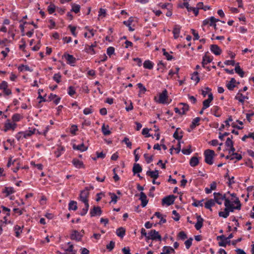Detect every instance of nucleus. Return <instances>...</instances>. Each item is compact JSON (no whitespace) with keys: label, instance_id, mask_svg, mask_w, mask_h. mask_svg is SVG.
<instances>
[{"label":"nucleus","instance_id":"3","mask_svg":"<svg viewBox=\"0 0 254 254\" xmlns=\"http://www.w3.org/2000/svg\"><path fill=\"white\" fill-rule=\"evenodd\" d=\"M150 239L153 241L158 240L161 241L162 238L158 231H156L155 230H151L148 233L146 242H148Z\"/></svg>","mask_w":254,"mask_h":254},{"label":"nucleus","instance_id":"37","mask_svg":"<svg viewBox=\"0 0 254 254\" xmlns=\"http://www.w3.org/2000/svg\"><path fill=\"white\" fill-rule=\"evenodd\" d=\"M181 105H183V107L181 109V110H182V114H185V113L189 110V105L184 103H181L180 104Z\"/></svg>","mask_w":254,"mask_h":254},{"label":"nucleus","instance_id":"30","mask_svg":"<svg viewBox=\"0 0 254 254\" xmlns=\"http://www.w3.org/2000/svg\"><path fill=\"white\" fill-rule=\"evenodd\" d=\"M77 209V202L74 200H71L68 204V209L75 211Z\"/></svg>","mask_w":254,"mask_h":254},{"label":"nucleus","instance_id":"59","mask_svg":"<svg viewBox=\"0 0 254 254\" xmlns=\"http://www.w3.org/2000/svg\"><path fill=\"white\" fill-rule=\"evenodd\" d=\"M21 118V116L18 114H15L12 116V119L13 122L19 121Z\"/></svg>","mask_w":254,"mask_h":254},{"label":"nucleus","instance_id":"44","mask_svg":"<svg viewBox=\"0 0 254 254\" xmlns=\"http://www.w3.org/2000/svg\"><path fill=\"white\" fill-rule=\"evenodd\" d=\"M178 237L180 240H184L187 238V235L184 231H181L179 233Z\"/></svg>","mask_w":254,"mask_h":254},{"label":"nucleus","instance_id":"27","mask_svg":"<svg viewBox=\"0 0 254 254\" xmlns=\"http://www.w3.org/2000/svg\"><path fill=\"white\" fill-rule=\"evenodd\" d=\"M142 170V167L139 164H134L132 168L134 174L140 173Z\"/></svg>","mask_w":254,"mask_h":254},{"label":"nucleus","instance_id":"26","mask_svg":"<svg viewBox=\"0 0 254 254\" xmlns=\"http://www.w3.org/2000/svg\"><path fill=\"white\" fill-rule=\"evenodd\" d=\"M199 163V160L197 157L195 156H193L191 158L190 160V165L191 167H195Z\"/></svg>","mask_w":254,"mask_h":254},{"label":"nucleus","instance_id":"55","mask_svg":"<svg viewBox=\"0 0 254 254\" xmlns=\"http://www.w3.org/2000/svg\"><path fill=\"white\" fill-rule=\"evenodd\" d=\"M217 240H219V239H224L225 241V245H227V244H230V240L227 239V237H226L224 235H222L220 236H218L217 237Z\"/></svg>","mask_w":254,"mask_h":254},{"label":"nucleus","instance_id":"17","mask_svg":"<svg viewBox=\"0 0 254 254\" xmlns=\"http://www.w3.org/2000/svg\"><path fill=\"white\" fill-rule=\"evenodd\" d=\"M235 149L234 147V146H232L230 147V149H229V154H231L232 155H236L237 156L236 159L237 160H241L242 158V155L237 153H235Z\"/></svg>","mask_w":254,"mask_h":254},{"label":"nucleus","instance_id":"25","mask_svg":"<svg viewBox=\"0 0 254 254\" xmlns=\"http://www.w3.org/2000/svg\"><path fill=\"white\" fill-rule=\"evenodd\" d=\"M165 254H174L175 252L173 248L170 246H164L162 249Z\"/></svg>","mask_w":254,"mask_h":254},{"label":"nucleus","instance_id":"18","mask_svg":"<svg viewBox=\"0 0 254 254\" xmlns=\"http://www.w3.org/2000/svg\"><path fill=\"white\" fill-rule=\"evenodd\" d=\"M237 82L234 78H232L230 81L226 84V87L229 90H233L235 87V83Z\"/></svg>","mask_w":254,"mask_h":254},{"label":"nucleus","instance_id":"43","mask_svg":"<svg viewBox=\"0 0 254 254\" xmlns=\"http://www.w3.org/2000/svg\"><path fill=\"white\" fill-rule=\"evenodd\" d=\"M42 92H43V89H39L38 90V94H39V95H38V98L40 99V101H39V103H41L42 102H46V101H48V100H46L44 97L42 96L43 94L41 95V93Z\"/></svg>","mask_w":254,"mask_h":254},{"label":"nucleus","instance_id":"63","mask_svg":"<svg viewBox=\"0 0 254 254\" xmlns=\"http://www.w3.org/2000/svg\"><path fill=\"white\" fill-rule=\"evenodd\" d=\"M101 130L105 135H108L111 133V131L109 129V128H101Z\"/></svg>","mask_w":254,"mask_h":254},{"label":"nucleus","instance_id":"61","mask_svg":"<svg viewBox=\"0 0 254 254\" xmlns=\"http://www.w3.org/2000/svg\"><path fill=\"white\" fill-rule=\"evenodd\" d=\"M229 213H228V212L225 211V210L224 211H220L219 212V216L224 218H226L229 216Z\"/></svg>","mask_w":254,"mask_h":254},{"label":"nucleus","instance_id":"1","mask_svg":"<svg viewBox=\"0 0 254 254\" xmlns=\"http://www.w3.org/2000/svg\"><path fill=\"white\" fill-rule=\"evenodd\" d=\"M205 157V162L209 165H212L213 163V158L215 155V152L210 149H207L204 153Z\"/></svg>","mask_w":254,"mask_h":254},{"label":"nucleus","instance_id":"64","mask_svg":"<svg viewBox=\"0 0 254 254\" xmlns=\"http://www.w3.org/2000/svg\"><path fill=\"white\" fill-rule=\"evenodd\" d=\"M93 112V110L90 107V108H86L83 110V113L84 115H87L91 114Z\"/></svg>","mask_w":254,"mask_h":254},{"label":"nucleus","instance_id":"51","mask_svg":"<svg viewBox=\"0 0 254 254\" xmlns=\"http://www.w3.org/2000/svg\"><path fill=\"white\" fill-rule=\"evenodd\" d=\"M193 239L192 238H190L188 240L185 241V244L186 246V248L187 249H189L192 245V241Z\"/></svg>","mask_w":254,"mask_h":254},{"label":"nucleus","instance_id":"4","mask_svg":"<svg viewBox=\"0 0 254 254\" xmlns=\"http://www.w3.org/2000/svg\"><path fill=\"white\" fill-rule=\"evenodd\" d=\"M224 205L225 206V211L228 212L229 213L230 212H234L235 209L240 210V206H234L230 199H226Z\"/></svg>","mask_w":254,"mask_h":254},{"label":"nucleus","instance_id":"48","mask_svg":"<svg viewBox=\"0 0 254 254\" xmlns=\"http://www.w3.org/2000/svg\"><path fill=\"white\" fill-rule=\"evenodd\" d=\"M253 138L254 140V133L250 132L248 134H245L242 138V140L243 141H246L247 138Z\"/></svg>","mask_w":254,"mask_h":254},{"label":"nucleus","instance_id":"21","mask_svg":"<svg viewBox=\"0 0 254 254\" xmlns=\"http://www.w3.org/2000/svg\"><path fill=\"white\" fill-rule=\"evenodd\" d=\"M215 204V201L214 199H209L205 203L204 206L206 209H209L212 211L211 207L213 206Z\"/></svg>","mask_w":254,"mask_h":254},{"label":"nucleus","instance_id":"8","mask_svg":"<svg viewBox=\"0 0 254 254\" xmlns=\"http://www.w3.org/2000/svg\"><path fill=\"white\" fill-rule=\"evenodd\" d=\"M83 237V235L77 230H72L70 235V239L71 240L80 241Z\"/></svg>","mask_w":254,"mask_h":254},{"label":"nucleus","instance_id":"5","mask_svg":"<svg viewBox=\"0 0 254 254\" xmlns=\"http://www.w3.org/2000/svg\"><path fill=\"white\" fill-rule=\"evenodd\" d=\"M88 190V188H86L84 190H82L80 194V200L84 204H89L88 200L87 199L89 194Z\"/></svg>","mask_w":254,"mask_h":254},{"label":"nucleus","instance_id":"33","mask_svg":"<svg viewBox=\"0 0 254 254\" xmlns=\"http://www.w3.org/2000/svg\"><path fill=\"white\" fill-rule=\"evenodd\" d=\"M18 69L20 71L25 70V71H29L31 72L33 71V69H31L28 65H23V64L20 65L18 67Z\"/></svg>","mask_w":254,"mask_h":254},{"label":"nucleus","instance_id":"53","mask_svg":"<svg viewBox=\"0 0 254 254\" xmlns=\"http://www.w3.org/2000/svg\"><path fill=\"white\" fill-rule=\"evenodd\" d=\"M159 6L163 9H169L170 7H172V5L170 3H161L159 4Z\"/></svg>","mask_w":254,"mask_h":254},{"label":"nucleus","instance_id":"32","mask_svg":"<svg viewBox=\"0 0 254 254\" xmlns=\"http://www.w3.org/2000/svg\"><path fill=\"white\" fill-rule=\"evenodd\" d=\"M235 70V72L240 76V77H243L244 76L245 73L238 64L236 66Z\"/></svg>","mask_w":254,"mask_h":254},{"label":"nucleus","instance_id":"15","mask_svg":"<svg viewBox=\"0 0 254 254\" xmlns=\"http://www.w3.org/2000/svg\"><path fill=\"white\" fill-rule=\"evenodd\" d=\"M146 175L154 179H157L159 177V171L157 170L155 171L148 170L146 172Z\"/></svg>","mask_w":254,"mask_h":254},{"label":"nucleus","instance_id":"28","mask_svg":"<svg viewBox=\"0 0 254 254\" xmlns=\"http://www.w3.org/2000/svg\"><path fill=\"white\" fill-rule=\"evenodd\" d=\"M64 147L62 146H58L57 150L55 151V154L57 157H59L61 154L63 153V152L64 151Z\"/></svg>","mask_w":254,"mask_h":254},{"label":"nucleus","instance_id":"2","mask_svg":"<svg viewBox=\"0 0 254 254\" xmlns=\"http://www.w3.org/2000/svg\"><path fill=\"white\" fill-rule=\"evenodd\" d=\"M36 128H33L31 130H27L25 131L19 132L16 136V138L18 140H19L21 138H28L31 136L32 134L35 133Z\"/></svg>","mask_w":254,"mask_h":254},{"label":"nucleus","instance_id":"31","mask_svg":"<svg viewBox=\"0 0 254 254\" xmlns=\"http://www.w3.org/2000/svg\"><path fill=\"white\" fill-rule=\"evenodd\" d=\"M126 230L123 227H120L117 229L116 234L118 236L123 238L125 235Z\"/></svg>","mask_w":254,"mask_h":254},{"label":"nucleus","instance_id":"40","mask_svg":"<svg viewBox=\"0 0 254 254\" xmlns=\"http://www.w3.org/2000/svg\"><path fill=\"white\" fill-rule=\"evenodd\" d=\"M143 156L147 164L151 163L153 161V156H150L147 153L144 154Z\"/></svg>","mask_w":254,"mask_h":254},{"label":"nucleus","instance_id":"57","mask_svg":"<svg viewBox=\"0 0 254 254\" xmlns=\"http://www.w3.org/2000/svg\"><path fill=\"white\" fill-rule=\"evenodd\" d=\"M115 52V48L113 47H109L107 49V54L108 56H111Z\"/></svg>","mask_w":254,"mask_h":254},{"label":"nucleus","instance_id":"29","mask_svg":"<svg viewBox=\"0 0 254 254\" xmlns=\"http://www.w3.org/2000/svg\"><path fill=\"white\" fill-rule=\"evenodd\" d=\"M143 67L146 69H151L153 67V63L149 60H146L143 63Z\"/></svg>","mask_w":254,"mask_h":254},{"label":"nucleus","instance_id":"54","mask_svg":"<svg viewBox=\"0 0 254 254\" xmlns=\"http://www.w3.org/2000/svg\"><path fill=\"white\" fill-rule=\"evenodd\" d=\"M162 51L163 52V55L165 56L168 61H171L173 57L172 56H171L169 54L168 52H167L165 49H163Z\"/></svg>","mask_w":254,"mask_h":254},{"label":"nucleus","instance_id":"19","mask_svg":"<svg viewBox=\"0 0 254 254\" xmlns=\"http://www.w3.org/2000/svg\"><path fill=\"white\" fill-rule=\"evenodd\" d=\"M2 192L6 194L5 196H8L10 194L13 193L14 192V190L12 187H5L2 190Z\"/></svg>","mask_w":254,"mask_h":254},{"label":"nucleus","instance_id":"16","mask_svg":"<svg viewBox=\"0 0 254 254\" xmlns=\"http://www.w3.org/2000/svg\"><path fill=\"white\" fill-rule=\"evenodd\" d=\"M72 148L74 150H77L82 152L86 151L87 149V147H86L83 143L77 145L75 144H73L72 145Z\"/></svg>","mask_w":254,"mask_h":254},{"label":"nucleus","instance_id":"22","mask_svg":"<svg viewBox=\"0 0 254 254\" xmlns=\"http://www.w3.org/2000/svg\"><path fill=\"white\" fill-rule=\"evenodd\" d=\"M72 162L73 165L77 168H81L84 167L83 162L77 159H73Z\"/></svg>","mask_w":254,"mask_h":254},{"label":"nucleus","instance_id":"6","mask_svg":"<svg viewBox=\"0 0 254 254\" xmlns=\"http://www.w3.org/2000/svg\"><path fill=\"white\" fill-rule=\"evenodd\" d=\"M168 99V92L165 89L161 93L159 94V99L157 102L161 104H169L170 102H167L166 100Z\"/></svg>","mask_w":254,"mask_h":254},{"label":"nucleus","instance_id":"9","mask_svg":"<svg viewBox=\"0 0 254 254\" xmlns=\"http://www.w3.org/2000/svg\"><path fill=\"white\" fill-rule=\"evenodd\" d=\"M102 211L100 206H94L90 209V214L91 217L95 216H100L102 214Z\"/></svg>","mask_w":254,"mask_h":254},{"label":"nucleus","instance_id":"39","mask_svg":"<svg viewBox=\"0 0 254 254\" xmlns=\"http://www.w3.org/2000/svg\"><path fill=\"white\" fill-rule=\"evenodd\" d=\"M85 204V207L82 209V211L79 213L81 216H84L87 213V212L88 210V209H89V204Z\"/></svg>","mask_w":254,"mask_h":254},{"label":"nucleus","instance_id":"23","mask_svg":"<svg viewBox=\"0 0 254 254\" xmlns=\"http://www.w3.org/2000/svg\"><path fill=\"white\" fill-rule=\"evenodd\" d=\"M180 29H181V27L179 25H176L174 26V27L173 28V33L174 34V37L175 39H177L179 37V34L180 33Z\"/></svg>","mask_w":254,"mask_h":254},{"label":"nucleus","instance_id":"20","mask_svg":"<svg viewBox=\"0 0 254 254\" xmlns=\"http://www.w3.org/2000/svg\"><path fill=\"white\" fill-rule=\"evenodd\" d=\"M180 128H177L176 131L174 132L173 134V137L180 141V140L183 137L182 131L181 130L180 131Z\"/></svg>","mask_w":254,"mask_h":254},{"label":"nucleus","instance_id":"34","mask_svg":"<svg viewBox=\"0 0 254 254\" xmlns=\"http://www.w3.org/2000/svg\"><path fill=\"white\" fill-rule=\"evenodd\" d=\"M84 50L86 53L90 54L91 55H94L96 53L94 49H92L90 46L88 45H85Z\"/></svg>","mask_w":254,"mask_h":254},{"label":"nucleus","instance_id":"62","mask_svg":"<svg viewBox=\"0 0 254 254\" xmlns=\"http://www.w3.org/2000/svg\"><path fill=\"white\" fill-rule=\"evenodd\" d=\"M48 11L50 14L53 13L55 11V6L53 4H50L48 7Z\"/></svg>","mask_w":254,"mask_h":254},{"label":"nucleus","instance_id":"49","mask_svg":"<svg viewBox=\"0 0 254 254\" xmlns=\"http://www.w3.org/2000/svg\"><path fill=\"white\" fill-rule=\"evenodd\" d=\"M200 118L199 117H196V118H194L192 120L191 125L190 126V127H195L196 126H198L199 125L198 123L200 121Z\"/></svg>","mask_w":254,"mask_h":254},{"label":"nucleus","instance_id":"50","mask_svg":"<svg viewBox=\"0 0 254 254\" xmlns=\"http://www.w3.org/2000/svg\"><path fill=\"white\" fill-rule=\"evenodd\" d=\"M67 93L70 96H72L75 93V90L74 87L70 86L67 89Z\"/></svg>","mask_w":254,"mask_h":254},{"label":"nucleus","instance_id":"11","mask_svg":"<svg viewBox=\"0 0 254 254\" xmlns=\"http://www.w3.org/2000/svg\"><path fill=\"white\" fill-rule=\"evenodd\" d=\"M139 199L141 201V206L143 207L146 206L148 202V200L147 198L146 195L142 191H141L140 193Z\"/></svg>","mask_w":254,"mask_h":254},{"label":"nucleus","instance_id":"41","mask_svg":"<svg viewBox=\"0 0 254 254\" xmlns=\"http://www.w3.org/2000/svg\"><path fill=\"white\" fill-rule=\"evenodd\" d=\"M122 142H124L129 148H131L132 143L129 141V139L128 137H125Z\"/></svg>","mask_w":254,"mask_h":254},{"label":"nucleus","instance_id":"56","mask_svg":"<svg viewBox=\"0 0 254 254\" xmlns=\"http://www.w3.org/2000/svg\"><path fill=\"white\" fill-rule=\"evenodd\" d=\"M115 243L113 241H111L109 244L106 246V248L109 251H111L114 248Z\"/></svg>","mask_w":254,"mask_h":254},{"label":"nucleus","instance_id":"36","mask_svg":"<svg viewBox=\"0 0 254 254\" xmlns=\"http://www.w3.org/2000/svg\"><path fill=\"white\" fill-rule=\"evenodd\" d=\"M14 231L15 233V236L18 238L20 236V233L22 232L21 228L18 225H16L14 227Z\"/></svg>","mask_w":254,"mask_h":254},{"label":"nucleus","instance_id":"12","mask_svg":"<svg viewBox=\"0 0 254 254\" xmlns=\"http://www.w3.org/2000/svg\"><path fill=\"white\" fill-rule=\"evenodd\" d=\"M197 222L195 224V228L197 230H199L203 226V219L200 215H197Z\"/></svg>","mask_w":254,"mask_h":254},{"label":"nucleus","instance_id":"47","mask_svg":"<svg viewBox=\"0 0 254 254\" xmlns=\"http://www.w3.org/2000/svg\"><path fill=\"white\" fill-rule=\"evenodd\" d=\"M109 195L111 196V202H113L114 204H116L117 202V199L118 198V197L114 193L110 192L109 193Z\"/></svg>","mask_w":254,"mask_h":254},{"label":"nucleus","instance_id":"10","mask_svg":"<svg viewBox=\"0 0 254 254\" xmlns=\"http://www.w3.org/2000/svg\"><path fill=\"white\" fill-rule=\"evenodd\" d=\"M210 50L212 53L216 56L220 55L222 53L221 49L217 45H211L210 47Z\"/></svg>","mask_w":254,"mask_h":254},{"label":"nucleus","instance_id":"35","mask_svg":"<svg viewBox=\"0 0 254 254\" xmlns=\"http://www.w3.org/2000/svg\"><path fill=\"white\" fill-rule=\"evenodd\" d=\"M233 138V136L231 135L230 137H228L227 138L226 141L225 142V145L228 147H230L232 146H233V142L232 140V139Z\"/></svg>","mask_w":254,"mask_h":254},{"label":"nucleus","instance_id":"42","mask_svg":"<svg viewBox=\"0 0 254 254\" xmlns=\"http://www.w3.org/2000/svg\"><path fill=\"white\" fill-rule=\"evenodd\" d=\"M42 92H43V89H39L38 90V94H39V95H38V98L40 99V101H39V103H41L42 102H46V101H48V100H46L44 97L42 96L43 94L41 95V93Z\"/></svg>","mask_w":254,"mask_h":254},{"label":"nucleus","instance_id":"14","mask_svg":"<svg viewBox=\"0 0 254 254\" xmlns=\"http://www.w3.org/2000/svg\"><path fill=\"white\" fill-rule=\"evenodd\" d=\"M213 58L208 56L206 53L202 57V65L203 67H205V65L212 62Z\"/></svg>","mask_w":254,"mask_h":254},{"label":"nucleus","instance_id":"38","mask_svg":"<svg viewBox=\"0 0 254 254\" xmlns=\"http://www.w3.org/2000/svg\"><path fill=\"white\" fill-rule=\"evenodd\" d=\"M80 9V6L79 4H73L72 5L71 11L74 12L75 13H77L79 12Z\"/></svg>","mask_w":254,"mask_h":254},{"label":"nucleus","instance_id":"46","mask_svg":"<svg viewBox=\"0 0 254 254\" xmlns=\"http://www.w3.org/2000/svg\"><path fill=\"white\" fill-rule=\"evenodd\" d=\"M62 76L60 73H55L53 76V79L58 83L61 82Z\"/></svg>","mask_w":254,"mask_h":254},{"label":"nucleus","instance_id":"52","mask_svg":"<svg viewBox=\"0 0 254 254\" xmlns=\"http://www.w3.org/2000/svg\"><path fill=\"white\" fill-rule=\"evenodd\" d=\"M203 201V199H202L201 200H196L195 199H194V202L192 203V205L193 206L195 207H198L199 206H202V201Z\"/></svg>","mask_w":254,"mask_h":254},{"label":"nucleus","instance_id":"7","mask_svg":"<svg viewBox=\"0 0 254 254\" xmlns=\"http://www.w3.org/2000/svg\"><path fill=\"white\" fill-rule=\"evenodd\" d=\"M176 198V196L174 195H170L166 196L163 198L162 203L166 204L168 206L171 205L174 203Z\"/></svg>","mask_w":254,"mask_h":254},{"label":"nucleus","instance_id":"58","mask_svg":"<svg viewBox=\"0 0 254 254\" xmlns=\"http://www.w3.org/2000/svg\"><path fill=\"white\" fill-rule=\"evenodd\" d=\"M68 28L70 29V31H71V34L72 35L74 36V37H76L77 36V33L75 32V30H76V27L75 26H71V25H69L68 26Z\"/></svg>","mask_w":254,"mask_h":254},{"label":"nucleus","instance_id":"24","mask_svg":"<svg viewBox=\"0 0 254 254\" xmlns=\"http://www.w3.org/2000/svg\"><path fill=\"white\" fill-rule=\"evenodd\" d=\"M248 96H244L242 93H240L239 92L238 93L237 95L235 96V99L238 100L242 103L244 102V100L245 99H248Z\"/></svg>","mask_w":254,"mask_h":254},{"label":"nucleus","instance_id":"13","mask_svg":"<svg viewBox=\"0 0 254 254\" xmlns=\"http://www.w3.org/2000/svg\"><path fill=\"white\" fill-rule=\"evenodd\" d=\"M64 57L67 60V64L71 65L76 62V59L71 55L68 54H64Z\"/></svg>","mask_w":254,"mask_h":254},{"label":"nucleus","instance_id":"45","mask_svg":"<svg viewBox=\"0 0 254 254\" xmlns=\"http://www.w3.org/2000/svg\"><path fill=\"white\" fill-rule=\"evenodd\" d=\"M151 128H143L142 131V134L144 135H145L146 137H148L151 136V134L149 133V131L150 130H151Z\"/></svg>","mask_w":254,"mask_h":254},{"label":"nucleus","instance_id":"60","mask_svg":"<svg viewBox=\"0 0 254 254\" xmlns=\"http://www.w3.org/2000/svg\"><path fill=\"white\" fill-rule=\"evenodd\" d=\"M211 101H209L208 100L206 99L203 101V110H205L206 108H208L210 106V103Z\"/></svg>","mask_w":254,"mask_h":254}]
</instances>
